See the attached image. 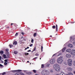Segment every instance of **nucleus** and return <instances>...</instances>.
Instances as JSON below:
<instances>
[{
  "label": "nucleus",
  "mask_w": 75,
  "mask_h": 75,
  "mask_svg": "<svg viewBox=\"0 0 75 75\" xmlns=\"http://www.w3.org/2000/svg\"><path fill=\"white\" fill-rule=\"evenodd\" d=\"M55 54H53L52 56V57H54V56H55Z\"/></svg>",
  "instance_id": "50"
},
{
  "label": "nucleus",
  "mask_w": 75,
  "mask_h": 75,
  "mask_svg": "<svg viewBox=\"0 0 75 75\" xmlns=\"http://www.w3.org/2000/svg\"><path fill=\"white\" fill-rule=\"evenodd\" d=\"M69 47H70V48H72V47H73V45H72V44H69Z\"/></svg>",
  "instance_id": "16"
},
{
  "label": "nucleus",
  "mask_w": 75,
  "mask_h": 75,
  "mask_svg": "<svg viewBox=\"0 0 75 75\" xmlns=\"http://www.w3.org/2000/svg\"><path fill=\"white\" fill-rule=\"evenodd\" d=\"M35 56H38V55H39V54H38V53H36L35 54Z\"/></svg>",
  "instance_id": "31"
},
{
  "label": "nucleus",
  "mask_w": 75,
  "mask_h": 75,
  "mask_svg": "<svg viewBox=\"0 0 75 75\" xmlns=\"http://www.w3.org/2000/svg\"><path fill=\"white\" fill-rule=\"evenodd\" d=\"M33 36L34 37H36V36H37V33H34L33 35Z\"/></svg>",
  "instance_id": "21"
},
{
  "label": "nucleus",
  "mask_w": 75,
  "mask_h": 75,
  "mask_svg": "<svg viewBox=\"0 0 75 75\" xmlns=\"http://www.w3.org/2000/svg\"><path fill=\"white\" fill-rule=\"evenodd\" d=\"M4 53V52L3 51V50H1L0 51V54H1V55H3V54Z\"/></svg>",
  "instance_id": "11"
},
{
  "label": "nucleus",
  "mask_w": 75,
  "mask_h": 75,
  "mask_svg": "<svg viewBox=\"0 0 75 75\" xmlns=\"http://www.w3.org/2000/svg\"><path fill=\"white\" fill-rule=\"evenodd\" d=\"M73 44L74 45H75V42H73Z\"/></svg>",
  "instance_id": "45"
},
{
  "label": "nucleus",
  "mask_w": 75,
  "mask_h": 75,
  "mask_svg": "<svg viewBox=\"0 0 75 75\" xmlns=\"http://www.w3.org/2000/svg\"><path fill=\"white\" fill-rule=\"evenodd\" d=\"M17 41H15V42H13V45H17Z\"/></svg>",
  "instance_id": "9"
},
{
  "label": "nucleus",
  "mask_w": 75,
  "mask_h": 75,
  "mask_svg": "<svg viewBox=\"0 0 75 75\" xmlns=\"http://www.w3.org/2000/svg\"><path fill=\"white\" fill-rule=\"evenodd\" d=\"M33 41H34V40H33V39H32L31 41V42H32V43L33 42Z\"/></svg>",
  "instance_id": "38"
},
{
  "label": "nucleus",
  "mask_w": 75,
  "mask_h": 75,
  "mask_svg": "<svg viewBox=\"0 0 75 75\" xmlns=\"http://www.w3.org/2000/svg\"><path fill=\"white\" fill-rule=\"evenodd\" d=\"M56 75H59V74H57Z\"/></svg>",
  "instance_id": "56"
},
{
  "label": "nucleus",
  "mask_w": 75,
  "mask_h": 75,
  "mask_svg": "<svg viewBox=\"0 0 75 75\" xmlns=\"http://www.w3.org/2000/svg\"><path fill=\"white\" fill-rule=\"evenodd\" d=\"M9 50H8V49H6V51L7 52H8V51H9Z\"/></svg>",
  "instance_id": "34"
},
{
  "label": "nucleus",
  "mask_w": 75,
  "mask_h": 75,
  "mask_svg": "<svg viewBox=\"0 0 75 75\" xmlns=\"http://www.w3.org/2000/svg\"><path fill=\"white\" fill-rule=\"evenodd\" d=\"M9 45L10 46V48H12V47H13V45Z\"/></svg>",
  "instance_id": "27"
},
{
  "label": "nucleus",
  "mask_w": 75,
  "mask_h": 75,
  "mask_svg": "<svg viewBox=\"0 0 75 75\" xmlns=\"http://www.w3.org/2000/svg\"><path fill=\"white\" fill-rule=\"evenodd\" d=\"M74 23H75V22H74Z\"/></svg>",
  "instance_id": "63"
},
{
  "label": "nucleus",
  "mask_w": 75,
  "mask_h": 75,
  "mask_svg": "<svg viewBox=\"0 0 75 75\" xmlns=\"http://www.w3.org/2000/svg\"><path fill=\"white\" fill-rule=\"evenodd\" d=\"M5 74H6V72H4L2 74V75H5Z\"/></svg>",
  "instance_id": "39"
},
{
  "label": "nucleus",
  "mask_w": 75,
  "mask_h": 75,
  "mask_svg": "<svg viewBox=\"0 0 75 75\" xmlns=\"http://www.w3.org/2000/svg\"><path fill=\"white\" fill-rule=\"evenodd\" d=\"M1 56H0V61H1Z\"/></svg>",
  "instance_id": "42"
},
{
  "label": "nucleus",
  "mask_w": 75,
  "mask_h": 75,
  "mask_svg": "<svg viewBox=\"0 0 75 75\" xmlns=\"http://www.w3.org/2000/svg\"><path fill=\"white\" fill-rule=\"evenodd\" d=\"M20 71H21V70H13L12 71L13 72H20Z\"/></svg>",
  "instance_id": "6"
},
{
  "label": "nucleus",
  "mask_w": 75,
  "mask_h": 75,
  "mask_svg": "<svg viewBox=\"0 0 75 75\" xmlns=\"http://www.w3.org/2000/svg\"><path fill=\"white\" fill-rule=\"evenodd\" d=\"M47 71L45 70H43L42 71V73H44V72H47Z\"/></svg>",
  "instance_id": "17"
},
{
  "label": "nucleus",
  "mask_w": 75,
  "mask_h": 75,
  "mask_svg": "<svg viewBox=\"0 0 75 75\" xmlns=\"http://www.w3.org/2000/svg\"><path fill=\"white\" fill-rule=\"evenodd\" d=\"M38 58V57H36L34 58L33 59V60L35 59H36L37 58Z\"/></svg>",
  "instance_id": "40"
},
{
  "label": "nucleus",
  "mask_w": 75,
  "mask_h": 75,
  "mask_svg": "<svg viewBox=\"0 0 75 75\" xmlns=\"http://www.w3.org/2000/svg\"><path fill=\"white\" fill-rule=\"evenodd\" d=\"M21 34H22V35H24V33L23 32H22L21 33Z\"/></svg>",
  "instance_id": "43"
},
{
  "label": "nucleus",
  "mask_w": 75,
  "mask_h": 75,
  "mask_svg": "<svg viewBox=\"0 0 75 75\" xmlns=\"http://www.w3.org/2000/svg\"><path fill=\"white\" fill-rule=\"evenodd\" d=\"M54 67L56 71H60V67H59V66L58 64H54Z\"/></svg>",
  "instance_id": "1"
},
{
  "label": "nucleus",
  "mask_w": 75,
  "mask_h": 75,
  "mask_svg": "<svg viewBox=\"0 0 75 75\" xmlns=\"http://www.w3.org/2000/svg\"><path fill=\"white\" fill-rule=\"evenodd\" d=\"M50 72H53L52 70H50Z\"/></svg>",
  "instance_id": "51"
},
{
  "label": "nucleus",
  "mask_w": 75,
  "mask_h": 75,
  "mask_svg": "<svg viewBox=\"0 0 75 75\" xmlns=\"http://www.w3.org/2000/svg\"><path fill=\"white\" fill-rule=\"evenodd\" d=\"M21 75H24V74L23 73H21Z\"/></svg>",
  "instance_id": "46"
},
{
  "label": "nucleus",
  "mask_w": 75,
  "mask_h": 75,
  "mask_svg": "<svg viewBox=\"0 0 75 75\" xmlns=\"http://www.w3.org/2000/svg\"><path fill=\"white\" fill-rule=\"evenodd\" d=\"M56 31H57V30H58V25H56Z\"/></svg>",
  "instance_id": "19"
},
{
  "label": "nucleus",
  "mask_w": 75,
  "mask_h": 75,
  "mask_svg": "<svg viewBox=\"0 0 75 75\" xmlns=\"http://www.w3.org/2000/svg\"><path fill=\"white\" fill-rule=\"evenodd\" d=\"M18 33H16V34L15 36H17V35H18Z\"/></svg>",
  "instance_id": "32"
},
{
  "label": "nucleus",
  "mask_w": 75,
  "mask_h": 75,
  "mask_svg": "<svg viewBox=\"0 0 75 75\" xmlns=\"http://www.w3.org/2000/svg\"><path fill=\"white\" fill-rule=\"evenodd\" d=\"M15 75H20V74H18V73H16L15 74Z\"/></svg>",
  "instance_id": "33"
},
{
  "label": "nucleus",
  "mask_w": 75,
  "mask_h": 75,
  "mask_svg": "<svg viewBox=\"0 0 75 75\" xmlns=\"http://www.w3.org/2000/svg\"><path fill=\"white\" fill-rule=\"evenodd\" d=\"M22 38H23V37H22Z\"/></svg>",
  "instance_id": "62"
},
{
  "label": "nucleus",
  "mask_w": 75,
  "mask_h": 75,
  "mask_svg": "<svg viewBox=\"0 0 75 75\" xmlns=\"http://www.w3.org/2000/svg\"><path fill=\"white\" fill-rule=\"evenodd\" d=\"M63 57L62 56H60L59 57L57 60V62L58 64H62L63 62Z\"/></svg>",
  "instance_id": "2"
},
{
  "label": "nucleus",
  "mask_w": 75,
  "mask_h": 75,
  "mask_svg": "<svg viewBox=\"0 0 75 75\" xmlns=\"http://www.w3.org/2000/svg\"><path fill=\"white\" fill-rule=\"evenodd\" d=\"M73 65H74V66H75V61H74L73 62Z\"/></svg>",
  "instance_id": "37"
},
{
  "label": "nucleus",
  "mask_w": 75,
  "mask_h": 75,
  "mask_svg": "<svg viewBox=\"0 0 75 75\" xmlns=\"http://www.w3.org/2000/svg\"><path fill=\"white\" fill-rule=\"evenodd\" d=\"M52 37V35L50 36V37Z\"/></svg>",
  "instance_id": "54"
},
{
  "label": "nucleus",
  "mask_w": 75,
  "mask_h": 75,
  "mask_svg": "<svg viewBox=\"0 0 75 75\" xmlns=\"http://www.w3.org/2000/svg\"><path fill=\"white\" fill-rule=\"evenodd\" d=\"M14 53L15 54H17L18 53V52L17 51H14Z\"/></svg>",
  "instance_id": "18"
},
{
  "label": "nucleus",
  "mask_w": 75,
  "mask_h": 75,
  "mask_svg": "<svg viewBox=\"0 0 75 75\" xmlns=\"http://www.w3.org/2000/svg\"><path fill=\"white\" fill-rule=\"evenodd\" d=\"M74 74H75V71L74 72Z\"/></svg>",
  "instance_id": "55"
},
{
  "label": "nucleus",
  "mask_w": 75,
  "mask_h": 75,
  "mask_svg": "<svg viewBox=\"0 0 75 75\" xmlns=\"http://www.w3.org/2000/svg\"><path fill=\"white\" fill-rule=\"evenodd\" d=\"M24 54H25V55H28L29 54L28 53H25Z\"/></svg>",
  "instance_id": "30"
},
{
  "label": "nucleus",
  "mask_w": 75,
  "mask_h": 75,
  "mask_svg": "<svg viewBox=\"0 0 75 75\" xmlns=\"http://www.w3.org/2000/svg\"><path fill=\"white\" fill-rule=\"evenodd\" d=\"M68 71H72V69L71 67H69L67 68Z\"/></svg>",
  "instance_id": "8"
},
{
  "label": "nucleus",
  "mask_w": 75,
  "mask_h": 75,
  "mask_svg": "<svg viewBox=\"0 0 75 75\" xmlns=\"http://www.w3.org/2000/svg\"><path fill=\"white\" fill-rule=\"evenodd\" d=\"M33 72H34V73H36V72H37V71L35 70H33Z\"/></svg>",
  "instance_id": "24"
},
{
  "label": "nucleus",
  "mask_w": 75,
  "mask_h": 75,
  "mask_svg": "<svg viewBox=\"0 0 75 75\" xmlns=\"http://www.w3.org/2000/svg\"><path fill=\"white\" fill-rule=\"evenodd\" d=\"M65 73L63 72H61L59 73V75H65Z\"/></svg>",
  "instance_id": "12"
},
{
  "label": "nucleus",
  "mask_w": 75,
  "mask_h": 75,
  "mask_svg": "<svg viewBox=\"0 0 75 75\" xmlns=\"http://www.w3.org/2000/svg\"><path fill=\"white\" fill-rule=\"evenodd\" d=\"M27 48H25V50H27Z\"/></svg>",
  "instance_id": "57"
},
{
  "label": "nucleus",
  "mask_w": 75,
  "mask_h": 75,
  "mask_svg": "<svg viewBox=\"0 0 75 75\" xmlns=\"http://www.w3.org/2000/svg\"><path fill=\"white\" fill-rule=\"evenodd\" d=\"M4 58H6H6H7V56L6 55L4 54L3 55Z\"/></svg>",
  "instance_id": "20"
},
{
  "label": "nucleus",
  "mask_w": 75,
  "mask_h": 75,
  "mask_svg": "<svg viewBox=\"0 0 75 75\" xmlns=\"http://www.w3.org/2000/svg\"><path fill=\"white\" fill-rule=\"evenodd\" d=\"M0 67H3V66L1 64H0Z\"/></svg>",
  "instance_id": "44"
},
{
  "label": "nucleus",
  "mask_w": 75,
  "mask_h": 75,
  "mask_svg": "<svg viewBox=\"0 0 75 75\" xmlns=\"http://www.w3.org/2000/svg\"><path fill=\"white\" fill-rule=\"evenodd\" d=\"M35 50H36V47H35L34 48V49H33V51H32V52H34V51H35Z\"/></svg>",
  "instance_id": "22"
},
{
  "label": "nucleus",
  "mask_w": 75,
  "mask_h": 75,
  "mask_svg": "<svg viewBox=\"0 0 75 75\" xmlns=\"http://www.w3.org/2000/svg\"><path fill=\"white\" fill-rule=\"evenodd\" d=\"M33 44H31L30 45V47H32V46H33Z\"/></svg>",
  "instance_id": "41"
},
{
  "label": "nucleus",
  "mask_w": 75,
  "mask_h": 75,
  "mask_svg": "<svg viewBox=\"0 0 75 75\" xmlns=\"http://www.w3.org/2000/svg\"><path fill=\"white\" fill-rule=\"evenodd\" d=\"M6 59H8V58H10V55H9V54H7V55H6Z\"/></svg>",
  "instance_id": "14"
},
{
  "label": "nucleus",
  "mask_w": 75,
  "mask_h": 75,
  "mask_svg": "<svg viewBox=\"0 0 75 75\" xmlns=\"http://www.w3.org/2000/svg\"><path fill=\"white\" fill-rule=\"evenodd\" d=\"M31 51V50H29L28 51V52H30Z\"/></svg>",
  "instance_id": "48"
},
{
  "label": "nucleus",
  "mask_w": 75,
  "mask_h": 75,
  "mask_svg": "<svg viewBox=\"0 0 75 75\" xmlns=\"http://www.w3.org/2000/svg\"><path fill=\"white\" fill-rule=\"evenodd\" d=\"M7 62L8 63V62Z\"/></svg>",
  "instance_id": "60"
},
{
  "label": "nucleus",
  "mask_w": 75,
  "mask_h": 75,
  "mask_svg": "<svg viewBox=\"0 0 75 75\" xmlns=\"http://www.w3.org/2000/svg\"><path fill=\"white\" fill-rule=\"evenodd\" d=\"M55 62V59H51L50 61V63L51 64H53Z\"/></svg>",
  "instance_id": "4"
},
{
  "label": "nucleus",
  "mask_w": 75,
  "mask_h": 75,
  "mask_svg": "<svg viewBox=\"0 0 75 75\" xmlns=\"http://www.w3.org/2000/svg\"><path fill=\"white\" fill-rule=\"evenodd\" d=\"M61 54H62V53H59V54L58 56H59V55H61Z\"/></svg>",
  "instance_id": "47"
},
{
  "label": "nucleus",
  "mask_w": 75,
  "mask_h": 75,
  "mask_svg": "<svg viewBox=\"0 0 75 75\" xmlns=\"http://www.w3.org/2000/svg\"><path fill=\"white\" fill-rule=\"evenodd\" d=\"M26 48H27V49H28V48H29V47H28Z\"/></svg>",
  "instance_id": "52"
},
{
  "label": "nucleus",
  "mask_w": 75,
  "mask_h": 75,
  "mask_svg": "<svg viewBox=\"0 0 75 75\" xmlns=\"http://www.w3.org/2000/svg\"><path fill=\"white\" fill-rule=\"evenodd\" d=\"M71 54L73 55H75V50H72L71 52Z\"/></svg>",
  "instance_id": "5"
},
{
  "label": "nucleus",
  "mask_w": 75,
  "mask_h": 75,
  "mask_svg": "<svg viewBox=\"0 0 75 75\" xmlns=\"http://www.w3.org/2000/svg\"><path fill=\"white\" fill-rule=\"evenodd\" d=\"M66 51L67 52H71V49H67L66 50Z\"/></svg>",
  "instance_id": "10"
},
{
  "label": "nucleus",
  "mask_w": 75,
  "mask_h": 75,
  "mask_svg": "<svg viewBox=\"0 0 75 75\" xmlns=\"http://www.w3.org/2000/svg\"><path fill=\"white\" fill-rule=\"evenodd\" d=\"M65 50H66V47H64L62 50V52H64L65 51Z\"/></svg>",
  "instance_id": "13"
},
{
  "label": "nucleus",
  "mask_w": 75,
  "mask_h": 75,
  "mask_svg": "<svg viewBox=\"0 0 75 75\" xmlns=\"http://www.w3.org/2000/svg\"><path fill=\"white\" fill-rule=\"evenodd\" d=\"M52 28L53 29H55V25L53 26L52 27Z\"/></svg>",
  "instance_id": "25"
},
{
  "label": "nucleus",
  "mask_w": 75,
  "mask_h": 75,
  "mask_svg": "<svg viewBox=\"0 0 75 75\" xmlns=\"http://www.w3.org/2000/svg\"><path fill=\"white\" fill-rule=\"evenodd\" d=\"M8 60V59H6L4 60V62H7Z\"/></svg>",
  "instance_id": "28"
},
{
  "label": "nucleus",
  "mask_w": 75,
  "mask_h": 75,
  "mask_svg": "<svg viewBox=\"0 0 75 75\" xmlns=\"http://www.w3.org/2000/svg\"><path fill=\"white\" fill-rule=\"evenodd\" d=\"M44 64H42L41 68H44Z\"/></svg>",
  "instance_id": "26"
},
{
  "label": "nucleus",
  "mask_w": 75,
  "mask_h": 75,
  "mask_svg": "<svg viewBox=\"0 0 75 75\" xmlns=\"http://www.w3.org/2000/svg\"><path fill=\"white\" fill-rule=\"evenodd\" d=\"M5 27H7V25H5Z\"/></svg>",
  "instance_id": "59"
},
{
  "label": "nucleus",
  "mask_w": 75,
  "mask_h": 75,
  "mask_svg": "<svg viewBox=\"0 0 75 75\" xmlns=\"http://www.w3.org/2000/svg\"><path fill=\"white\" fill-rule=\"evenodd\" d=\"M41 49L42 51V50H43V47L42 46H41Z\"/></svg>",
  "instance_id": "29"
},
{
  "label": "nucleus",
  "mask_w": 75,
  "mask_h": 75,
  "mask_svg": "<svg viewBox=\"0 0 75 75\" xmlns=\"http://www.w3.org/2000/svg\"><path fill=\"white\" fill-rule=\"evenodd\" d=\"M71 56V55L69 54H67L66 55V57L67 58H70Z\"/></svg>",
  "instance_id": "7"
},
{
  "label": "nucleus",
  "mask_w": 75,
  "mask_h": 75,
  "mask_svg": "<svg viewBox=\"0 0 75 75\" xmlns=\"http://www.w3.org/2000/svg\"><path fill=\"white\" fill-rule=\"evenodd\" d=\"M13 23H11V25H13Z\"/></svg>",
  "instance_id": "53"
},
{
  "label": "nucleus",
  "mask_w": 75,
  "mask_h": 75,
  "mask_svg": "<svg viewBox=\"0 0 75 75\" xmlns=\"http://www.w3.org/2000/svg\"><path fill=\"white\" fill-rule=\"evenodd\" d=\"M72 61L71 59H69L68 60V64L69 66H71L72 65Z\"/></svg>",
  "instance_id": "3"
},
{
  "label": "nucleus",
  "mask_w": 75,
  "mask_h": 75,
  "mask_svg": "<svg viewBox=\"0 0 75 75\" xmlns=\"http://www.w3.org/2000/svg\"><path fill=\"white\" fill-rule=\"evenodd\" d=\"M31 74H32V73L31 72H26V74H27V75H31Z\"/></svg>",
  "instance_id": "15"
},
{
  "label": "nucleus",
  "mask_w": 75,
  "mask_h": 75,
  "mask_svg": "<svg viewBox=\"0 0 75 75\" xmlns=\"http://www.w3.org/2000/svg\"><path fill=\"white\" fill-rule=\"evenodd\" d=\"M7 64V63L6 62H5L4 63V65H6Z\"/></svg>",
  "instance_id": "36"
},
{
  "label": "nucleus",
  "mask_w": 75,
  "mask_h": 75,
  "mask_svg": "<svg viewBox=\"0 0 75 75\" xmlns=\"http://www.w3.org/2000/svg\"><path fill=\"white\" fill-rule=\"evenodd\" d=\"M41 59V58H40V59Z\"/></svg>",
  "instance_id": "61"
},
{
  "label": "nucleus",
  "mask_w": 75,
  "mask_h": 75,
  "mask_svg": "<svg viewBox=\"0 0 75 75\" xmlns=\"http://www.w3.org/2000/svg\"><path fill=\"white\" fill-rule=\"evenodd\" d=\"M69 75H73V73L71 72L69 73Z\"/></svg>",
  "instance_id": "23"
},
{
  "label": "nucleus",
  "mask_w": 75,
  "mask_h": 75,
  "mask_svg": "<svg viewBox=\"0 0 75 75\" xmlns=\"http://www.w3.org/2000/svg\"><path fill=\"white\" fill-rule=\"evenodd\" d=\"M6 28L7 29H9V28H10V26H7Z\"/></svg>",
  "instance_id": "35"
},
{
  "label": "nucleus",
  "mask_w": 75,
  "mask_h": 75,
  "mask_svg": "<svg viewBox=\"0 0 75 75\" xmlns=\"http://www.w3.org/2000/svg\"><path fill=\"white\" fill-rule=\"evenodd\" d=\"M74 22H71V24H74Z\"/></svg>",
  "instance_id": "49"
},
{
  "label": "nucleus",
  "mask_w": 75,
  "mask_h": 75,
  "mask_svg": "<svg viewBox=\"0 0 75 75\" xmlns=\"http://www.w3.org/2000/svg\"><path fill=\"white\" fill-rule=\"evenodd\" d=\"M27 62H28V63L29 62V61H27Z\"/></svg>",
  "instance_id": "58"
}]
</instances>
